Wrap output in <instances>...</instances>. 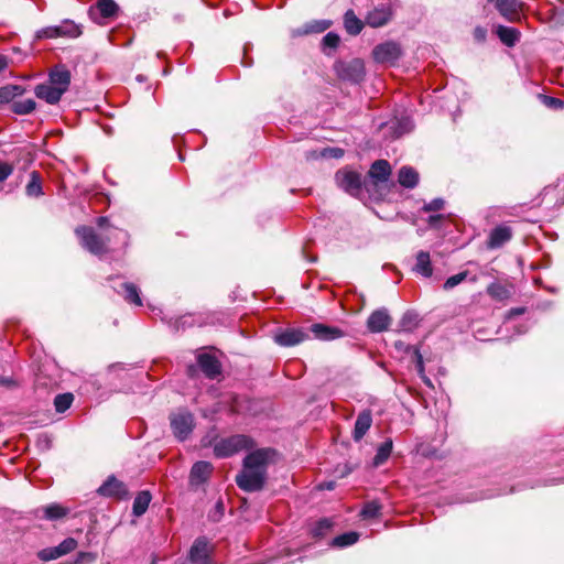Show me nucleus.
Listing matches in <instances>:
<instances>
[{
    "label": "nucleus",
    "mask_w": 564,
    "mask_h": 564,
    "mask_svg": "<svg viewBox=\"0 0 564 564\" xmlns=\"http://www.w3.org/2000/svg\"><path fill=\"white\" fill-rule=\"evenodd\" d=\"M392 18V7L388 3H380L367 12L365 23L372 29H379L388 25Z\"/></svg>",
    "instance_id": "nucleus-8"
},
{
    "label": "nucleus",
    "mask_w": 564,
    "mask_h": 564,
    "mask_svg": "<svg viewBox=\"0 0 564 564\" xmlns=\"http://www.w3.org/2000/svg\"><path fill=\"white\" fill-rule=\"evenodd\" d=\"M474 37L478 42H484L487 37V30L485 28L477 26L474 30Z\"/></svg>",
    "instance_id": "nucleus-52"
},
{
    "label": "nucleus",
    "mask_w": 564,
    "mask_h": 564,
    "mask_svg": "<svg viewBox=\"0 0 564 564\" xmlns=\"http://www.w3.org/2000/svg\"><path fill=\"white\" fill-rule=\"evenodd\" d=\"M74 401V395L72 393H62L57 394L54 399V406L56 412L63 413L67 409L70 408L72 403Z\"/></svg>",
    "instance_id": "nucleus-40"
},
{
    "label": "nucleus",
    "mask_w": 564,
    "mask_h": 564,
    "mask_svg": "<svg viewBox=\"0 0 564 564\" xmlns=\"http://www.w3.org/2000/svg\"><path fill=\"white\" fill-rule=\"evenodd\" d=\"M189 560L193 564H210L208 542L204 538L197 539L189 551Z\"/></svg>",
    "instance_id": "nucleus-16"
},
{
    "label": "nucleus",
    "mask_w": 564,
    "mask_h": 564,
    "mask_svg": "<svg viewBox=\"0 0 564 564\" xmlns=\"http://www.w3.org/2000/svg\"><path fill=\"white\" fill-rule=\"evenodd\" d=\"M496 34L499 40L507 46H514L520 40V32L516 28L498 25Z\"/></svg>",
    "instance_id": "nucleus-25"
},
{
    "label": "nucleus",
    "mask_w": 564,
    "mask_h": 564,
    "mask_svg": "<svg viewBox=\"0 0 564 564\" xmlns=\"http://www.w3.org/2000/svg\"><path fill=\"white\" fill-rule=\"evenodd\" d=\"M213 471V466L210 463L205 460L196 462L189 474V479L193 485H199L208 479Z\"/></svg>",
    "instance_id": "nucleus-20"
},
{
    "label": "nucleus",
    "mask_w": 564,
    "mask_h": 564,
    "mask_svg": "<svg viewBox=\"0 0 564 564\" xmlns=\"http://www.w3.org/2000/svg\"><path fill=\"white\" fill-rule=\"evenodd\" d=\"M98 494L104 497L126 498L128 496L127 486L115 476H109L98 488Z\"/></svg>",
    "instance_id": "nucleus-10"
},
{
    "label": "nucleus",
    "mask_w": 564,
    "mask_h": 564,
    "mask_svg": "<svg viewBox=\"0 0 564 564\" xmlns=\"http://www.w3.org/2000/svg\"><path fill=\"white\" fill-rule=\"evenodd\" d=\"M413 271L424 278L432 276L433 267L430 253L427 251L421 250L416 253V262L415 265L413 267Z\"/></svg>",
    "instance_id": "nucleus-24"
},
{
    "label": "nucleus",
    "mask_w": 564,
    "mask_h": 564,
    "mask_svg": "<svg viewBox=\"0 0 564 564\" xmlns=\"http://www.w3.org/2000/svg\"><path fill=\"white\" fill-rule=\"evenodd\" d=\"M498 12L509 22L521 20L522 3L519 0H494Z\"/></svg>",
    "instance_id": "nucleus-9"
},
{
    "label": "nucleus",
    "mask_w": 564,
    "mask_h": 564,
    "mask_svg": "<svg viewBox=\"0 0 564 564\" xmlns=\"http://www.w3.org/2000/svg\"><path fill=\"white\" fill-rule=\"evenodd\" d=\"M391 317L386 308L373 311L367 319V327L371 333H381L389 328Z\"/></svg>",
    "instance_id": "nucleus-13"
},
{
    "label": "nucleus",
    "mask_w": 564,
    "mask_h": 564,
    "mask_svg": "<svg viewBox=\"0 0 564 564\" xmlns=\"http://www.w3.org/2000/svg\"><path fill=\"white\" fill-rule=\"evenodd\" d=\"M398 181L405 188H414L419 183V173L410 166H403L398 174Z\"/></svg>",
    "instance_id": "nucleus-27"
},
{
    "label": "nucleus",
    "mask_w": 564,
    "mask_h": 564,
    "mask_svg": "<svg viewBox=\"0 0 564 564\" xmlns=\"http://www.w3.org/2000/svg\"><path fill=\"white\" fill-rule=\"evenodd\" d=\"M119 7L113 0H98L95 7L90 9V14L98 12L101 18L109 19L117 15Z\"/></svg>",
    "instance_id": "nucleus-26"
},
{
    "label": "nucleus",
    "mask_w": 564,
    "mask_h": 564,
    "mask_svg": "<svg viewBox=\"0 0 564 564\" xmlns=\"http://www.w3.org/2000/svg\"><path fill=\"white\" fill-rule=\"evenodd\" d=\"M197 364L208 379H216L221 373V364L213 355L202 352L197 355Z\"/></svg>",
    "instance_id": "nucleus-11"
},
{
    "label": "nucleus",
    "mask_w": 564,
    "mask_h": 564,
    "mask_svg": "<svg viewBox=\"0 0 564 564\" xmlns=\"http://www.w3.org/2000/svg\"><path fill=\"white\" fill-rule=\"evenodd\" d=\"M323 488L332 490L334 488V482H328L327 485L323 486Z\"/></svg>",
    "instance_id": "nucleus-59"
},
{
    "label": "nucleus",
    "mask_w": 564,
    "mask_h": 564,
    "mask_svg": "<svg viewBox=\"0 0 564 564\" xmlns=\"http://www.w3.org/2000/svg\"><path fill=\"white\" fill-rule=\"evenodd\" d=\"M372 424V414L370 410H364L361 411L357 420L355 422V427L352 431V438L356 442H359L362 440V437L366 435V433L369 431Z\"/></svg>",
    "instance_id": "nucleus-18"
},
{
    "label": "nucleus",
    "mask_w": 564,
    "mask_h": 564,
    "mask_svg": "<svg viewBox=\"0 0 564 564\" xmlns=\"http://www.w3.org/2000/svg\"><path fill=\"white\" fill-rule=\"evenodd\" d=\"M151 499H152V496H151L150 491H148V490L140 491L133 501V506H132L133 516L141 517L142 514H144L149 508Z\"/></svg>",
    "instance_id": "nucleus-29"
},
{
    "label": "nucleus",
    "mask_w": 564,
    "mask_h": 564,
    "mask_svg": "<svg viewBox=\"0 0 564 564\" xmlns=\"http://www.w3.org/2000/svg\"><path fill=\"white\" fill-rule=\"evenodd\" d=\"M57 30L58 29H56V25L43 28L35 33V40L59 37Z\"/></svg>",
    "instance_id": "nucleus-45"
},
{
    "label": "nucleus",
    "mask_w": 564,
    "mask_h": 564,
    "mask_svg": "<svg viewBox=\"0 0 564 564\" xmlns=\"http://www.w3.org/2000/svg\"><path fill=\"white\" fill-rule=\"evenodd\" d=\"M25 193L30 197H40L43 195L41 177L36 171H33L30 174V181L25 187Z\"/></svg>",
    "instance_id": "nucleus-30"
},
{
    "label": "nucleus",
    "mask_w": 564,
    "mask_h": 564,
    "mask_svg": "<svg viewBox=\"0 0 564 564\" xmlns=\"http://www.w3.org/2000/svg\"><path fill=\"white\" fill-rule=\"evenodd\" d=\"M512 238V229L507 225H499L495 227L488 237L487 247L489 249H497L510 241Z\"/></svg>",
    "instance_id": "nucleus-14"
},
{
    "label": "nucleus",
    "mask_w": 564,
    "mask_h": 564,
    "mask_svg": "<svg viewBox=\"0 0 564 564\" xmlns=\"http://www.w3.org/2000/svg\"><path fill=\"white\" fill-rule=\"evenodd\" d=\"M195 372H196V367H195L194 365H189V366L187 367V375H188L189 377H193V376L195 375Z\"/></svg>",
    "instance_id": "nucleus-55"
},
{
    "label": "nucleus",
    "mask_w": 564,
    "mask_h": 564,
    "mask_svg": "<svg viewBox=\"0 0 564 564\" xmlns=\"http://www.w3.org/2000/svg\"><path fill=\"white\" fill-rule=\"evenodd\" d=\"M358 539L359 534L357 532L350 531L334 538L330 545L334 547H347L355 544Z\"/></svg>",
    "instance_id": "nucleus-32"
},
{
    "label": "nucleus",
    "mask_w": 564,
    "mask_h": 564,
    "mask_svg": "<svg viewBox=\"0 0 564 564\" xmlns=\"http://www.w3.org/2000/svg\"><path fill=\"white\" fill-rule=\"evenodd\" d=\"M216 509H217V511L219 512V514L221 516V514H223V512H224V503H223L221 501H218V502L216 503Z\"/></svg>",
    "instance_id": "nucleus-57"
},
{
    "label": "nucleus",
    "mask_w": 564,
    "mask_h": 564,
    "mask_svg": "<svg viewBox=\"0 0 564 564\" xmlns=\"http://www.w3.org/2000/svg\"><path fill=\"white\" fill-rule=\"evenodd\" d=\"M468 271H462L457 274H454L452 276H449L445 282H444V290H451L453 288H455L456 285H458L459 283H462L463 281H465L468 276Z\"/></svg>",
    "instance_id": "nucleus-44"
},
{
    "label": "nucleus",
    "mask_w": 564,
    "mask_h": 564,
    "mask_svg": "<svg viewBox=\"0 0 564 564\" xmlns=\"http://www.w3.org/2000/svg\"><path fill=\"white\" fill-rule=\"evenodd\" d=\"M392 447L393 444L391 440H387L382 444H380L373 457V465L377 467L382 465L389 458L392 452Z\"/></svg>",
    "instance_id": "nucleus-33"
},
{
    "label": "nucleus",
    "mask_w": 564,
    "mask_h": 564,
    "mask_svg": "<svg viewBox=\"0 0 564 564\" xmlns=\"http://www.w3.org/2000/svg\"><path fill=\"white\" fill-rule=\"evenodd\" d=\"M402 55L401 45L394 41H386L376 45L372 50V57L379 64L393 65Z\"/></svg>",
    "instance_id": "nucleus-6"
},
{
    "label": "nucleus",
    "mask_w": 564,
    "mask_h": 564,
    "mask_svg": "<svg viewBox=\"0 0 564 564\" xmlns=\"http://www.w3.org/2000/svg\"><path fill=\"white\" fill-rule=\"evenodd\" d=\"M335 181L339 188L351 196H358L362 189L361 174L349 169L338 170Z\"/></svg>",
    "instance_id": "nucleus-5"
},
{
    "label": "nucleus",
    "mask_w": 564,
    "mask_h": 564,
    "mask_svg": "<svg viewBox=\"0 0 564 564\" xmlns=\"http://www.w3.org/2000/svg\"><path fill=\"white\" fill-rule=\"evenodd\" d=\"M308 338V335L300 328H288L274 336L276 344L283 347H291L301 344Z\"/></svg>",
    "instance_id": "nucleus-12"
},
{
    "label": "nucleus",
    "mask_w": 564,
    "mask_h": 564,
    "mask_svg": "<svg viewBox=\"0 0 564 564\" xmlns=\"http://www.w3.org/2000/svg\"><path fill=\"white\" fill-rule=\"evenodd\" d=\"M34 94L37 98L51 105L57 104L64 95L62 89H57L48 83L37 85L34 89Z\"/></svg>",
    "instance_id": "nucleus-19"
},
{
    "label": "nucleus",
    "mask_w": 564,
    "mask_h": 564,
    "mask_svg": "<svg viewBox=\"0 0 564 564\" xmlns=\"http://www.w3.org/2000/svg\"><path fill=\"white\" fill-rule=\"evenodd\" d=\"M390 174L391 167L386 160H378L373 162L369 170V176L373 180L376 184L388 181Z\"/></svg>",
    "instance_id": "nucleus-22"
},
{
    "label": "nucleus",
    "mask_w": 564,
    "mask_h": 564,
    "mask_svg": "<svg viewBox=\"0 0 564 564\" xmlns=\"http://www.w3.org/2000/svg\"><path fill=\"white\" fill-rule=\"evenodd\" d=\"M323 45L326 46V47H329V48H336L340 42V37L338 34L334 33V32H328L324 37H323Z\"/></svg>",
    "instance_id": "nucleus-49"
},
{
    "label": "nucleus",
    "mask_w": 564,
    "mask_h": 564,
    "mask_svg": "<svg viewBox=\"0 0 564 564\" xmlns=\"http://www.w3.org/2000/svg\"><path fill=\"white\" fill-rule=\"evenodd\" d=\"M253 442L249 436L237 434L221 438L214 445V454L219 458L230 457L240 451L249 449Z\"/></svg>",
    "instance_id": "nucleus-3"
},
{
    "label": "nucleus",
    "mask_w": 564,
    "mask_h": 564,
    "mask_svg": "<svg viewBox=\"0 0 564 564\" xmlns=\"http://www.w3.org/2000/svg\"><path fill=\"white\" fill-rule=\"evenodd\" d=\"M48 84L65 94L70 85V72L63 65L54 67L50 72Z\"/></svg>",
    "instance_id": "nucleus-15"
},
{
    "label": "nucleus",
    "mask_w": 564,
    "mask_h": 564,
    "mask_svg": "<svg viewBox=\"0 0 564 564\" xmlns=\"http://www.w3.org/2000/svg\"><path fill=\"white\" fill-rule=\"evenodd\" d=\"M113 290L123 296V299L131 304L141 306L142 300L140 297L139 289L135 284L129 282H119L112 285Z\"/></svg>",
    "instance_id": "nucleus-17"
},
{
    "label": "nucleus",
    "mask_w": 564,
    "mask_h": 564,
    "mask_svg": "<svg viewBox=\"0 0 564 564\" xmlns=\"http://www.w3.org/2000/svg\"><path fill=\"white\" fill-rule=\"evenodd\" d=\"M96 223L99 229H101L100 234H97L93 227L88 226H79L75 230L80 245L90 253L101 257L109 252L111 243L118 246H126L128 243V232L111 226L107 217H98Z\"/></svg>",
    "instance_id": "nucleus-2"
},
{
    "label": "nucleus",
    "mask_w": 564,
    "mask_h": 564,
    "mask_svg": "<svg viewBox=\"0 0 564 564\" xmlns=\"http://www.w3.org/2000/svg\"><path fill=\"white\" fill-rule=\"evenodd\" d=\"M12 383V380L9 379V378H1L0 379V384L2 386H10Z\"/></svg>",
    "instance_id": "nucleus-56"
},
{
    "label": "nucleus",
    "mask_w": 564,
    "mask_h": 564,
    "mask_svg": "<svg viewBox=\"0 0 564 564\" xmlns=\"http://www.w3.org/2000/svg\"><path fill=\"white\" fill-rule=\"evenodd\" d=\"M332 528H333V522L329 519L324 518V519L318 520L312 527L311 534L313 535V538L322 539L330 532Z\"/></svg>",
    "instance_id": "nucleus-37"
},
{
    "label": "nucleus",
    "mask_w": 564,
    "mask_h": 564,
    "mask_svg": "<svg viewBox=\"0 0 564 564\" xmlns=\"http://www.w3.org/2000/svg\"><path fill=\"white\" fill-rule=\"evenodd\" d=\"M37 556L40 560H42L44 562L53 561V560L61 557L56 546L46 547V549L41 550L37 553Z\"/></svg>",
    "instance_id": "nucleus-46"
},
{
    "label": "nucleus",
    "mask_w": 564,
    "mask_h": 564,
    "mask_svg": "<svg viewBox=\"0 0 564 564\" xmlns=\"http://www.w3.org/2000/svg\"><path fill=\"white\" fill-rule=\"evenodd\" d=\"M487 294L497 301H505L510 297V291L500 283H491L487 288Z\"/></svg>",
    "instance_id": "nucleus-38"
},
{
    "label": "nucleus",
    "mask_w": 564,
    "mask_h": 564,
    "mask_svg": "<svg viewBox=\"0 0 564 564\" xmlns=\"http://www.w3.org/2000/svg\"><path fill=\"white\" fill-rule=\"evenodd\" d=\"M8 66L7 58L4 56H0V73L3 72Z\"/></svg>",
    "instance_id": "nucleus-54"
},
{
    "label": "nucleus",
    "mask_w": 564,
    "mask_h": 564,
    "mask_svg": "<svg viewBox=\"0 0 564 564\" xmlns=\"http://www.w3.org/2000/svg\"><path fill=\"white\" fill-rule=\"evenodd\" d=\"M541 100L546 107L552 109H562L564 107V101L556 97L542 95Z\"/></svg>",
    "instance_id": "nucleus-47"
},
{
    "label": "nucleus",
    "mask_w": 564,
    "mask_h": 564,
    "mask_svg": "<svg viewBox=\"0 0 564 564\" xmlns=\"http://www.w3.org/2000/svg\"><path fill=\"white\" fill-rule=\"evenodd\" d=\"M411 349L413 350V361L420 378L426 386L432 387L431 379L425 375L423 356L421 355L420 349L417 347H411Z\"/></svg>",
    "instance_id": "nucleus-36"
},
{
    "label": "nucleus",
    "mask_w": 564,
    "mask_h": 564,
    "mask_svg": "<svg viewBox=\"0 0 564 564\" xmlns=\"http://www.w3.org/2000/svg\"><path fill=\"white\" fill-rule=\"evenodd\" d=\"M44 518L48 520H57L67 514V509L58 503H52L43 508Z\"/></svg>",
    "instance_id": "nucleus-39"
},
{
    "label": "nucleus",
    "mask_w": 564,
    "mask_h": 564,
    "mask_svg": "<svg viewBox=\"0 0 564 564\" xmlns=\"http://www.w3.org/2000/svg\"><path fill=\"white\" fill-rule=\"evenodd\" d=\"M334 69L341 80L351 84L361 83L366 75L365 63L360 58L336 62Z\"/></svg>",
    "instance_id": "nucleus-4"
},
{
    "label": "nucleus",
    "mask_w": 564,
    "mask_h": 564,
    "mask_svg": "<svg viewBox=\"0 0 564 564\" xmlns=\"http://www.w3.org/2000/svg\"><path fill=\"white\" fill-rule=\"evenodd\" d=\"M381 511V505L378 501H369L365 503L360 511V516L364 519H372L377 518L380 514Z\"/></svg>",
    "instance_id": "nucleus-41"
},
{
    "label": "nucleus",
    "mask_w": 564,
    "mask_h": 564,
    "mask_svg": "<svg viewBox=\"0 0 564 564\" xmlns=\"http://www.w3.org/2000/svg\"><path fill=\"white\" fill-rule=\"evenodd\" d=\"M445 202L443 198H434L423 206L424 212H437L443 209Z\"/></svg>",
    "instance_id": "nucleus-50"
},
{
    "label": "nucleus",
    "mask_w": 564,
    "mask_h": 564,
    "mask_svg": "<svg viewBox=\"0 0 564 564\" xmlns=\"http://www.w3.org/2000/svg\"><path fill=\"white\" fill-rule=\"evenodd\" d=\"M419 324V316L414 312H406L401 318L400 325L405 330H412Z\"/></svg>",
    "instance_id": "nucleus-42"
},
{
    "label": "nucleus",
    "mask_w": 564,
    "mask_h": 564,
    "mask_svg": "<svg viewBox=\"0 0 564 564\" xmlns=\"http://www.w3.org/2000/svg\"><path fill=\"white\" fill-rule=\"evenodd\" d=\"M58 29L59 37H78L82 34L80 28L73 21H64L61 25H56Z\"/></svg>",
    "instance_id": "nucleus-31"
},
{
    "label": "nucleus",
    "mask_w": 564,
    "mask_h": 564,
    "mask_svg": "<svg viewBox=\"0 0 564 564\" xmlns=\"http://www.w3.org/2000/svg\"><path fill=\"white\" fill-rule=\"evenodd\" d=\"M24 93L23 87L19 85H7L0 88V101L10 102L15 97L21 96Z\"/></svg>",
    "instance_id": "nucleus-34"
},
{
    "label": "nucleus",
    "mask_w": 564,
    "mask_h": 564,
    "mask_svg": "<svg viewBox=\"0 0 564 564\" xmlns=\"http://www.w3.org/2000/svg\"><path fill=\"white\" fill-rule=\"evenodd\" d=\"M442 219H443V216H442V215H432V216H430V218H429V224H430L431 226H434L436 223H438V221H440V220H442Z\"/></svg>",
    "instance_id": "nucleus-53"
},
{
    "label": "nucleus",
    "mask_w": 564,
    "mask_h": 564,
    "mask_svg": "<svg viewBox=\"0 0 564 564\" xmlns=\"http://www.w3.org/2000/svg\"><path fill=\"white\" fill-rule=\"evenodd\" d=\"M310 329L314 334L315 338L321 340H332L344 336V332L338 327L327 326L319 323L313 324Z\"/></svg>",
    "instance_id": "nucleus-21"
},
{
    "label": "nucleus",
    "mask_w": 564,
    "mask_h": 564,
    "mask_svg": "<svg viewBox=\"0 0 564 564\" xmlns=\"http://www.w3.org/2000/svg\"><path fill=\"white\" fill-rule=\"evenodd\" d=\"M332 25L329 20H314L305 23L301 29L296 30L297 35H306L312 33H322Z\"/></svg>",
    "instance_id": "nucleus-28"
},
{
    "label": "nucleus",
    "mask_w": 564,
    "mask_h": 564,
    "mask_svg": "<svg viewBox=\"0 0 564 564\" xmlns=\"http://www.w3.org/2000/svg\"><path fill=\"white\" fill-rule=\"evenodd\" d=\"M276 452L272 448H259L250 452L242 460V468L236 476L237 486L247 492H257L264 488L269 466L274 462Z\"/></svg>",
    "instance_id": "nucleus-1"
},
{
    "label": "nucleus",
    "mask_w": 564,
    "mask_h": 564,
    "mask_svg": "<svg viewBox=\"0 0 564 564\" xmlns=\"http://www.w3.org/2000/svg\"><path fill=\"white\" fill-rule=\"evenodd\" d=\"M170 422L174 436L180 441H185L194 429V416L188 411L172 413Z\"/></svg>",
    "instance_id": "nucleus-7"
},
{
    "label": "nucleus",
    "mask_w": 564,
    "mask_h": 564,
    "mask_svg": "<svg viewBox=\"0 0 564 564\" xmlns=\"http://www.w3.org/2000/svg\"><path fill=\"white\" fill-rule=\"evenodd\" d=\"M412 121L409 118H402L400 121H398L395 138H399L402 134L410 132L412 130Z\"/></svg>",
    "instance_id": "nucleus-48"
},
{
    "label": "nucleus",
    "mask_w": 564,
    "mask_h": 564,
    "mask_svg": "<svg viewBox=\"0 0 564 564\" xmlns=\"http://www.w3.org/2000/svg\"><path fill=\"white\" fill-rule=\"evenodd\" d=\"M365 21L360 20L354 10L349 9L344 14V28L349 35H358L361 33Z\"/></svg>",
    "instance_id": "nucleus-23"
},
{
    "label": "nucleus",
    "mask_w": 564,
    "mask_h": 564,
    "mask_svg": "<svg viewBox=\"0 0 564 564\" xmlns=\"http://www.w3.org/2000/svg\"><path fill=\"white\" fill-rule=\"evenodd\" d=\"M35 101L33 99L14 100L11 104V111L17 115H29L35 109Z\"/></svg>",
    "instance_id": "nucleus-35"
},
{
    "label": "nucleus",
    "mask_w": 564,
    "mask_h": 564,
    "mask_svg": "<svg viewBox=\"0 0 564 564\" xmlns=\"http://www.w3.org/2000/svg\"><path fill=\"white\" fill-rule=\"evenodd\" d=\"M470 281H471V282H476V281H477V276H476V275L471 276V278H470Z\"/></svg>",
    "instance_id": "nucleus-60"
},
{
    "label": "nucleus",
    "mask_w": 564,
    "mask_h": 564,
    "mask_svg": "<svg viewBox=\"0 0 564 564\" xmlns=\"http://www.w3.org/2000/svg\"><path fill=\"white\" fill-rule=\"evenodd\" d=\"M321 155L324 156V158L340 159L344 155V150L340 149V148H325L321 152Z\"/></svg>",
    "instance_id": "nucleus-51"
},
{
    "label": "nucleus",
    "mask_w": 564,
    "mask_h": 564,
    "mask_svg": "<svg viewBox=\"0 0 564 564\" xmlns=\"http://www.w3.org/2000/svg\"><path fill=\"white\" fill-rule=\"evenodd\" d=\"M511 312L514 314H522L524 312V308H514Z\"/></svg>",
    "instance_id": "nucleus-58"
},
{
    "label": "nucleus",
    "mask_w": 564,
    "mask_h": 564,
    "mask_svg": "<svg viewBox=\"0 0 564 564\" xmlns=\"http://www.w3.org/2000/svg\"><path fill=\"white\" fill-rule=\"evenodd\" d=\"M76 547L77 541L73 538H67L63 540L58 545H56L59 556H64L73 552Z\"/></svg>",
    "instance_id": "nucleus-43"
}]
</instances>
